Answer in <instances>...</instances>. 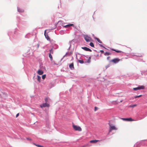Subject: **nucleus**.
<instances>
[{
    "label": "nucleus",
    "instance_id": "obj_3",
    "mask_svg": "<svg viewBox=\"0 0 147 147\" xmlns=\"http://www.w3.org/2000/svg\"><path fill=\"white\" fill-rule=\"evenodd\" d=\"M50 106L49 105L45 102V103H43V104L40 105V107L41 108H42L43 107H49Z\"/></svg>",
    "mask_w": 147,
    "mask_h": 147
},
{
    "label": "nucleus",
    "instance_id": "obj_30",
    "mask_svg": "<svg viewBox=\"0 0 147 147\" xmlns=\"http://www.w3.org/2000/svg\"><path fill=\"white\" fill-rule=\"evenodd\" d=\"M27 139L28 140H31V139L30 138H27Z\"/></svg>",
    "mask_w": 147,
    "mask_h": 147
},
{
    "label": "nucleus",
    "instance_id": "obj_34",
    "mask_svg": "<svg viewBox=\"0 0 147 147\" xmlns=\"http://www.w3.org/2000/svg\"><path fill=\"white\" fill-rule=\"evenodd\" d=\"M109 58H110V57H107V59H109Z\"/></svg>",
    "mask_w": 147,
    "mask_h": 147
},
{
    "label": "nucleus",
    "instance_id": "obj_22",
    "mask_svg": "<svg viewBox=\"0 0 147 147\" xmlns=\"http://www.w3.org/2000/svg\"><path fill=\"white\" fill-rule=\"evenodd\" d=\"M90 45L92 47H94V44L92 42H91L90 43Z\"/></svg>",
    "mask_w": 147,
    "mask_h": 147
},
{
    "label": "nucleus",
    "instance_id": "obj_5",
    "mask_svg": "<svg viewBox=\"0 0 147 147\" xmlns=\"http://www.w3.org/2000/svg\"><path fill=\"white\" fill-rule=\"evenodd\" d=\"M110 129L109 131V132H110L112 130H117V129L114 125H111L110 124H109Z\"/></svg>",
    "mask_w": 147,
    "mask_h": 147
},
{
    "label": "nucleus",
    "instance_id": "obj_27",
    "mask_svg": "<svg viewBox=\"0 0 147 147\" xmlns=\"http://www.w3.org/2000/svg\"><path fill=\"white\" fill-rule=\"evenodd\" d=\"M142 96V95H140L139 96H134V98H137L140 97H141Z\"/></svg>",
    "mask_w": 147,
    "mask_h": 147
},
{
    "label": "nucleus",
    "instance_id": "obj_25",
    "mask_svg": "<svg viewBox=\"0 0 147 147\" xmlns=\"http://www.w3.org/2000/svg\"><path fill=\"white\" fill-rule=\"evenodd\" d=\"M78 61L80 63H83L84 62L83 60H78Z\"/></svg>",
    "mask_w": 147,
    "mask_h": 147
},
{
    "label": "nucleus",
    "instance_id": "obj_16",
    "mask_svg": "<svg viewBox=\"0 0 147 147\" xmlns=\"http://www.w3.org/2000/svg\"><path fill=\"white\" fill-rule=\"evenodd\" d=\"M50 53L49 54H53V49L52 48L51 49L49 50Z\"/></svg>",
    "mask_w": 147,
    "mask_h": 147
},
{
    "label": "nucleus",
    "instance_id": "obj_8",
    "mask_svg": "<svg viewBox=\"0 0 147 147\" xmlns=\"http://www.w3.org/2000/svg\"><path fill=\"white\" fill-rule=\"evenodd\" d=\"M46 30H45V32H44V35H45V38H47V39L49 40V41H50V37H49L48 34H47L46 33Z\"/></svg>",
    "mask_w": 147,
    "mask_h": 147
},
{
    "label": "nucleus",
    "instance_id": "obj_19",
    "mask_svg": "<svg viewBox=\"0 0 147 147\" xmlns=\"http://www.w3.org/2000/svg\"><path fill=\"white\" fill-rule=\"evenodd\" d=\"M49 57L51 59V61H52L53 60V57L51 54H49Z\"/></svg>",
    "mask_w": 147,
    "mask_h": 147
},
{
    "label": "nucleus",
    "instance_id": "obj_14",
    "mask_svg": "<svg viewBox=\"0 0 147 147\" xmlns=\"http://www.w3.org/2000/svg\"><path fill=\"white\" fill-rule=\"evenodd\" d=\"M111 50H112L115 51V52H116L117 53H121V52H122V51H121L116 50L114 49H111Z\"/></svg>",
    "mask_w": 147,
    "mask_h": 147
},
{
    "label": "nucleus",
    "instance_id": "obj_12",
    "mask_svg": "<svg viewBox=\"0 0 147 147\" xmlns=\"http://www.w3.org/2000/svg\"><path fill=\"white\" fill-rule=\"evenodd\" d=\"M69 67L71 69H74V63H72L70 64L69 65Z\"/></svg>",
    "mask_w": 147,
    "mask_h": 147
},
{
    "label": "nucleus",
    "instance_id": "obj_18",
    "mask_svg": "<svg viewBox=\"0 0 147 147\" xmlns=\"http://www.w3.org/2000/svg\"><path fill=\"white\" fill-rule=\"evenodd\" d=\"M136 106H137V105L134 104V105H130L129 106V107H135Z\"/></svg>",
    "mask_w": 147,
    "mask_h": 147
},
{
    "label": "nucleus",
    "instance_id": "obj_32",
    "mask_svg": "<svg viewBox=\"0 0 147 147\" xmlns=\"http://www.w3.org/2000/svg\"><path fill=\"white\" fill-rule=\"evenodd\" d=\"M90 57H89V59H88V62H90Z\"/></svg>",
    "mask_w": 147,
    "mask_h": 147
},
{
    "label": "nucleus",
    "instance_id": "obj_9",
    "mask_svg": "<svg viewBox=\"0 0 147 147\" xmlns=\"http://www.w3.org/2000/svg\"><path fill=\"white\" fill-rule=\"evenodd\" d=\"M81 48L82 49L86 51H89L90 52L92 51V50L90 49H89L87 47H82Z\"/></svg>",
    "mask_w": 147,
    "mask_h": 147
},
{
    "label": "nucleus",
    "instance_id": "obj_13",
    "mask_svg": "<svg viewBox=\"0 0 147 147\" xmlns=\"http://www.w3.org/2000/svg\"><path fill=\"white\" fill-rule=\"evenodd\" d=\"M99 141V140H92L90 141V143H96L97 142Z\"/></svg>",
    "mask_w": 147,
    "mask_h": 147
},
{
    "label": "nucleus",
    "instance_id": "obj_33",
    "mask_svg": "<svg viewBox=\"0 0 147 147\" xmlns=\"http://www.w3.org/2000/svg\"><path fill=\"white\" fill-rule=\"evenodd\" d=\"M122 101H123V100H121L120 101V102H122Z\"/></svg>",
    "mask_w": 147,
    "mask_h": 147
},
{
    "label": "nucleus",
    "instance_id": "obj_2",
    "mask_svg": "<svg viewBox=\"0 0 147 147\" xmlns=\"http://www.w3.org/2000/svg\"><path fill=\"white\" fill-rule=\"evenodd\" d=\"M73 127L75 130L81 131L82 130L80 126H77L75 125H73Z\"/></svg>",
    "mask_w": 147,
    "mask_h": 147
},
{
    "label": "nucleus",
    "instance_id": "obj_31",
    "mask_svg": "<svg viewBox=\"0 0 147 147\" xmlns=\"http://www.w3.org/2000/svg\"><path fill=\"white\" fill-rule=\"evenodd\" d=\"M19 115V113H18L16 115V117H17L18 115Z\"/></svg>",
    "mask_w": 147,
    "mask_h": 147
},
{
    "label": "nucleus",
    "instance_id": "obj_17",
    "mask_svg": "<svg viewBox=\"0 0 147 147\" xmlns=\"http://www.w3.org/2000/svg\"><path fill=\"white\" fill-rule=\"evenodd\" d=\"M111 53L110 52H106L105 53L104 55H105L106 56V55H111Z\"/></svg>",
    "mask_w": 147,
    "mask_h": 147
},
{
    "label": "nucleus",
    "instance_id": "obj_6",
    "mask_svg": "<svg viewBox=\"0 0 147 147\" xmlns=\"http://www.w3.org/2000/svg\"><path fill=\"white\" fill-rule=\"evenodd\" d=\"M144 87L143 86H141L137 88H133V89L135 90H138L140 89H144Z\"/></svg>",
    "mask_w": 147,
    "mask_h": 147
},
{
    "label": "nucleus",
    "instance_id": "obj_29",
    "mask_svg": "<svg viewBox=\"0 0 147 147\" xmlns=\"http://www.w3.org/2000/svg\"><path fill=\"white\" fill-rule=\"evenodd\" d=\"M100 52L102 53H104V51L103 50H100Z\"/></svg>",
    "mask_w": 147,
    "mask_h": 147
},
{
    "label": "nucleus",
    "instance_id": "obj_21",
    "mask_svg": "<svg viewBox=\"0 0 147 147\" xmlns=\"http://www.w3.org/2000/svg\"><path fill=\"white\" fill-rule=\"evenodd\" d=\"M96 39L97 40L98 42L100 43H102V41L98 38H96Z\"/></svg>",
    "mask_w": 147,
    "mask_h": 147
},
{
    "label": "nucleus",
    "instance_id": "obj_7",
    "mask_svg": "<svg viewBox=\"0 0 147 147\" xmlns=\"http://www.w3.org/2000/svg\"><path fill=\"white\" fill-rule=\"evenodd\" d=\"M120 60L119 58H115L111 60V61L115 63H116L119 62Z\"/></svg>",
    "mask_w": 147,
    "mask_h": 147
},
{
    "label": "nucleus",
    "instance_id": "obj_15",
    "mask_svg": "<svg viewBox=\"0 0 147 147\" xmlns=\"http://www.w3.org/2000/svg\"><path fill=\"white\" fill-rule=\"evenodd\" d=\"M33 144L34 145H35V146L38 147H44L42 146L39 145H38V144H36L35 143H33Z\"/></svg>",
    "mask_w": 147,
    "mask_h": 147
},
{
    "label": "nucleus",
    "instance_id": "obj_11",
    "mask_svg": "<svg viewBox=\"0 0 147 147\" xmlns=\"http://www.w3.org/2000/svg\"><path fill=\"white\" fill-rule=\"evenodd\" d=\"M37 73L39 75H41L43 74V72L41 70H38L37 71Z\"/></svg>",
    "mask_w": 147,
    "mask_h": 147
},
{
    "label": "nucleus",
    "instance_id": "obj_20",
    "mask_svg": "<svg viewBox=\"0 0 147 147\" xmlns=\"http://www.w3.org/2000/svg\"><path fill=\"white\" fill-rule=\"evenodd\" d=\"M37 80L38 81H39V82H40V80L41 79V77L40 76H37Z\"/></svg>",
    "mask_w": 147,
    "mask_h": 147
},
{
    "label": "nucleus",
    "instance_id": "obj_24",
    "mask_svg": "<svg viewBox=\"0 0 147 147\" xmlns=\"http://www.w3.org/2000/svg\"><path fill=\"white\" fill-rule=\"evenodd\" d=\"M46 75H45V74L43 75L42 76V78L43 79H45V78H46Z\"/></svg>",
    "mask_w": 147,
    "mask_h": 147
},
{
    "label": "nucleus",
    "instance_id": "obj_28",
    "mask_svg": "<svg viewBox=\"0 0 147 147\" xmlns=\"http://www.w3.org/2000/svg\"><path fill=\"white\" fill-rule=\"evenodd\" d=\"M98 109V108L96 107H94V111H95L97 110Z\"/></svg>",
    "mask_w": 147,
    "mask_h": 147
},
{
    "label": "nucleus",
    "instance_id": "obj_4",
    "mask_svg": "<svg viewBox=\"0 0 147 147\" xmlns=\"http://www.w3.org/2000/svg\"><path fill=\"white\" fill-rule=\"evenodd\" d=\"M121 119L125 121H134V120L131 118H121Z\"/></svg>",
    "mask_w": 147,
    "mask_h": 147
},
{
    "label": "nucleus",
    "instance_id": "obj_26",
    "mask_svg": "<svg viewBox=\"0 0 147 147\" xmlns=\"http://www.w3.org/2000/svg\"><path fill=\"white\" fill-rule=\"evenodd\" d=\"M48 98L47 97H46L45 98V102L47 103L48 102Z\"/></svg>",
    "mask_w": 147,
    "mask_h": 147
},
{
    "label": "nucleus",
    "instance_id": "obj_1",
    "mask_svg": "<svg viewBox=\"0 0 147 147\" xmlns=\"http://www.w3.org/2000/svg\"><path fill=\"white\" fill-rule=\"evenodd\" d=\"M84 39L87 42H89L91 40V38L88 35H85L84 36Z\"/></svg>",
    "mask_w": 147,
    "mask_h": 147
},
{
    "label": "nucleus",
    "instance_id": "obj_23",
    "mask_svg": "<svg viewBox=\"0 0 147 147\" xmlns=\"http://www.w3.org/2000/svg\"><path fill=\"white\" fill-rule=\"evenodd\" d=\"M18 10L19 12H23L24 11V10L21 9L19 8H18Z\"/></svg>",
    "mask_w": 147,
    "mask_h": 147
},
{
    "label": "nucleus",
    "instance_id": "obj_10",
    "mask_svg": "<svg viewBox=\"0 0 147 147\" xmlns=\"http://www.w3.org/2000/svg\"><path fill=\"white\" fill-rule=\"evenodd\" d=\"M63 26L65 28H67L71 26H73L74 25L73 24H70L65 25H63Z\"/></svg>",
    "mask_w": 147,
    "mask_h": 147
}]
</instances>
